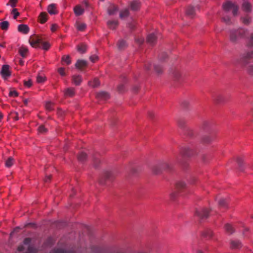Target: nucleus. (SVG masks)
I'll return each mask as SVG.
<instances>
[{
	"instance_id": "1",
	"label": "nucleus",
	"mask_w": 253,
	"mask_h": 253,
	"mask_svg": "<svg viewBox=\"0 0 253 253\" xmlns=\"http://www.w3.org/2000/svg\"><path fill=\"white\" fill-rule=\"evenodd\" d=\"M247 31L244 29L232 30L230 32V40L234 42H238L244 37Z\"/></svg>"
},
{
	"instance_id": "2",
	"label": "nucleus",
	"mask_w": 253,
	"mask_h": 253,
	"mask_svg": "<svg viewBox=\"0 0 253 253\" xmlns=\"http://www.w3.org/2000/svg\"><path fill=\"white\" fill-rule=\"evenodd\" d=\"M223 8L226 11H232L234 15L237 14L238 7L234 3L230 1H227L223 4Z\"/></svg>"
},
{
	"instance_id": "3",
	"label": "nucleus",
	"mask_w": 253,
	"mask_h": 253,
	"mask_svg": "<svg viewBox=\"0 0 253 253\" xmlns=\"http://www.w3.org/2000/svg\"><path fill=\"white\" fill-rule=\"evenodd\" d=\"M29 43L32 47H39L40 44L42 43V40L39 37L33 36L30 37Z\"/></svg>"
},
{
	"instance_id": "4",
	"label": "nucleus",
	"mask_w": 253,
	"mask_h": 253,
	"mask_svg": "<svg viewBox=\"0 0 253 253\" xmlns=\"http://www.w3.org/2000/svg\"><path fill=\"white\" fill-rule=\"evenodd\" d=\"M0 74L2 78L4 79H6L9 77L10 73L9 70V66L7 65H3L0 71Z\"/></svg>"
},
{
	"instance_id": "5",
	"label": "nucleus",
	"mask_w": 253,
	"mask_h": 253,
	"mask_svg": "<svg viewBox=\"0 0 253 253\" xmlns=\"http://www.w3.org/2000/svg\"><path fill=\"white\" fill-rule=\"evenodd\" d=\"M208 212L206 209H200L196 210L195 214L200 218H205L208 217Z\"/></svg>"
},
{
	"instance_id": "6",
	"label": "nucleus",
	"mask_w": 253,
	"mask_h": 253,
	"mask_svg": "<svg viewBox=\"0 0 253 253\" xmlns=\"http://www.w3.org/2000/svg\"><path fill=\"white\" fill-rule=\"evenodd\" d=\"M242 8L246 12H251L252 10V5L248 0L243 1Z\"/></svg>"
},
{
	"instance_id": "7",
	"label": "nucleus",
	"mask_w": 253,
	"mask_h": 253,
	"mask_svg": "<svg viewBox=\"0 0 253 253\" xmlns=\"http://www.w3.org/2000/svg\"><path fill=\"white\" fill-rule=\"evenodd\" d=\"M158 167H160L161 169H169V165L166 163V162H162L159 163L157 166H154L152 168L153 171L157 173L158 171L156 170L157 168Z\"/></svg>"
},
{
	"instance_id": "8",
	"label": "nucleus",
	"mask_w": 253,
	"mask_h": 253,
	"mask_svg": "<svg viewBox=\"0 0 253 253\" xmlns=\"http://www.w3.org/2000/svg\"><path fill=\"white\" fill-rule=\"evenodd\" d=\"M18 31L23 34H27L29 32V28L27 25L21 24L18 26Z\"/></svg>"
},
{
	"instance_id": "9",
	"label": "nucleus",
	"mask_w": 253,
	"mask_h": 253,
	"mask_svg": "<svg viewBox=\"0 0 253 253\" xmlns=\"http://www.w3.org/2000/svg\"><path fill=\"white\" fill-rule=\"evenodd\" d=\"M47 11L50 14H55L57 13L56 5L55 4H50L47 7Z\"/></svg>"
},
{
	"instance_id": "10",
	"label": "nucleus",
	"mask_w": 253,
	"mask_h": 253,
	"mask_svg": "<svg viewBox=\"0 0 253 253\" xmlns=\"http://www.w3.org/2000/svg\"><path fill=\"white\" fill-rule=\"evenodd\" d=\"M96 97L100 99L106 100L109 97V95L106 92L101 91L97 93Z\"/></svg>"
},
{
	"instance_id": "11",
	"label": "nucleus",
	"mask_w": 253,
	"mask_h": 253,
	"mask_svg": "<svg viewBox=\"0 0 253 253\" xmlns=\"http://www.w3.org/2000/svg\"><path fill=\"white\" fill-rule=\"evenodd\" d=\"M87 65V61L84 60H79L76 64V67L81 69Z\"/></svg>"
},
{
	"instance_id": "12",
	"label": "nucleus",
	"mask_w": 253,
	"mask_h": 253,
	"mask_svg": "<svg viewBox=\"0 0 253 253\" xmlns=\"http://www.w3.org/2000/svg\"><path fill=\"white\" fill-rule=\"evenodd\" d=\"M74 12L76 15L79 16L84 12V9L80 5H77L74 8Z\"/></svg>"
},
{
	"instance_id": "13",
	"label": "nucleus",
	"mask_w": 253,
	"mask_h": 253,
	"mask_svg": "<svg viewBox=\"0 0 253 253\" xmlns=\"http://www.w3.org/2000/svg\"><path fill=\"white\" fill-rule=\"evenodd\" d=\"M73 82L77 85H79L82 82V78L79 75H75L73 77Z\"/></svg>"
},
{
	"instance_id": "14",
	"label": "nucleus",
	"mask_w": 253,
	"mask_h": 253,
	"mask_svg": "<svg viewBox=\"0 0 253 253\" xmlns=\"http://www.w3.org/2000/svg\"><path fill=\"white\" fill-rule=\"evenodd\" d=\"M242 22L245 25H248L252 22V17L249 15L245 16L241 18Z\"/></svg>"
},
{
	"instance_id": "15",
	"label": "nucleus",
	"mask_w": 253,
	"mask_h": 253,
	"mask_svg": "<svg viewBox=\"0 0 253 253\" xmlns=\"http://www.w3.org/2000/svg\"><path fill=\"white\" fill-rule=\"evenodd\" d=\"M64 93L65 95L68 96H73L75 94L74 89L73 88H68L65 90Z\"/></svg>"
},
{
	"instance_id": "16",
	"label": "nucleus",
	"mask_w": 253,
	"mask_h": 253,
	"mask_svg": "<svg viewBox=\"0 0 253 253\" xmlns=\"http://www.w3.org/2000/svg\"><path fill=\"white\" fill-rule=\"evenodd\" d=\"M14 159L12 157H9L5 162V166L7 168L11 167L14 164Z\"/></svg>"
},
{
	"instance_id": "17",
	"label": "nucleus",
	"mask_w": 253,
	"mask_h": 253,
	"mask_svg": "<svg viewBox=\"0 0 253 253\" xmlns=\"http://www.w3.org/2000/svg\"><path fill=\"white\" fill-rule=\"evenodd\" d=\"M156 41V37L154 34H151L147 37V42L151 44L155 42Z\"/></svg>"
},
{
	"instance_id": "18",
	"label": "nucleus",
	"mask_w": 253,
	"mask_h": 253,
	"mask_svg": "<svg viewBox=\"0 0 253 253\" xmlns=\"http://www.w3.org/2000/svg\"><path fill=\"white\" fill-rule=\"evenodd\" d=\"M46 16H47V14L45 12H42L40 14V15L39 17V19L41 23H44V22H45L46 21V20H47Z\"/></svg>"
},
{
	"instance_id": "19",
	"label": "nucleus",
	"mask_w": 253,
	"mask_h": 253,
	"mask_svg": "<svg viewBox=\"0 0 253 253\" xmlns=\"http://www.w3.org/2000/svg\"><path fill=\"white\" fill-rule=\"evenodd\" d=\"M118 47L119 49H123L127 46L126 42L123 40L119 41L117 43Z\"/></svg>"
},
{
	"instance_id": "20",
	"label": "nucleus",
	"mask_w": 253,
	"mask_h": 253,
	"mask_svg": "<svg viewBox=\"0 0 253 253\" xmlns=\"http://www.w3.org/2000/svg\"><path fill=\"white\" fill-rule=\"evenodd\" d=\"M99 84V82L97 79H94L93 81L88 82L89 85L92 87H96L98 86Z\"/></svg>"
},
{
	"instance_id": "21",
	"label": "nucleus",
	"mask_w": 253,
	"mask_h": 253,
	"mask_svg": "<svg viewBox=\"0 0 253 253\" xmlns=\"http://www.w3.org/2000/svg\"><path fill=\"white\" fill-rule=\"evenodd\" d=\"M139 2L137 0H133L131 3V8L134 10H137L139 7Z\"/></svg>"
},
{
	"instance_id": "22",
	"label": "nucleus",
	"mask_w": 253,
	"mask_h": 253,
	"mask_svg": "<svg viewBox=\"0 0 253 253\" xmlns=\"http://www.w3.org/2000/svg\"><path fill=\"white\" fill-rule=\"evenodd\" d=\"M86 50V46L84 44H81L77 46V50L80 53H84Z\"/></svg>"
},
{
	"instance_id": "23",
	"label": "nucleus",
	"mask_w": 253,
	"mask_h": 253,
	"mask_svg": "<svg viewBox=\"0 0 253 253\" xmlns=\"http://www.w3.org/2000/svg\"><path fill=\"white\" fill-rule=\"evenodd\" d=\"M28 52V49L26 47H21L19 49V52L20 54V55L22 57H25L26 56V53Z\"/></svg>"
},
{
	"instance_id": "24",
	"label": "nucleus",
	"mask_w": 253,
	"mask_h": 253,
	"mask_svg": "<svg viewBox=\"0 0 253 253\" xmlns=\"http://www.w3.org/2000/svg\"><path fill=\"white\" fill-rule=\"evenodd\" d=\"M107 25L110 28L114 29L118 25V22L116 21L109 20L107 22Z\"/></svg>"
},
{
	"instance_id": "25",
	"label": "nucleus",
	"mask_w": 253,
	"mask_h": 253,
	"mask_svg": "<svg viewBox=\"0 0 253 253\" xmlns=\"http://www.w3.org/2000/svg\"><path fill=\"white\" fill-rule=\"evenodd\" d=\"M76 27L79 31H83L86 28V25L84 23L78 22L76 23Z\"/></svg>"
},
{
	"instance_id": "26",
	"label": "nucleus",
	"mask_w": 253,
	"mask_h": 253,
	"mask_svg": "<svg viewBox=\"0 0 253 253\" xmlns=\"http://www.w3.org/2000/svg\"><path fill=\"white\" fill-rule=\"evenodd\" d=\"M9 26V23L8 21H5L0 23V27L2 30H6Z\"/></svg>"
},
{
	"instance_id": "27",
	"label": "nucleus",
	"mask_w": 253,
	"mask_h": 253,
	"mask_svg": "<svg viewBox=\"0 0 253 253\" xmlns=\"http://www.w3.org/2000/svg\"><path fill=\"white\" fill-rule=\"evenodd\" d=\"M62 61L64 64H66L67 65H69L71 62L70 56L68 55L63 56Z\"/></svg>"
},
{
	"instance_id": "28",
	"label": "nucleus",
	"mask_w": 253,
	"mask_h": 253,
	"mask_svg": "<svg viewBox=\"0 0 253 253\" xmlns=\"http://www.w3.org/2000/svg\"><path fill=\"white\" fill-rule=\"evenodd\" d=\"M46 80L45 77L42 75L41 74H39L37 78V81L39 83H43Z\"/></svg>"
},
{
	"instance_id": "29",
	"label": "nucleus",
	"mask_w": 253,
	"mask_h": 253,
	"mask_svg": "<svg viewBox=\"0 0 253 253\" xmlns=\"http://www.w3.org/2000/svg\"><path fill=\"white\" fill-rule=\"evenodd\" d=\"M195 13V8L193 6H189L186 10V14L192 16Z\"/></svg>"
},
{
	"instance_id": "30",
	"label": "nucleus",
	"mask_w": 253,
	"mask_h": 253,
	"mask_svg": "<svg viewBox=\"0 0 253 253\" xmlns=\"http://www.w3.org/2000/svg\"><path fill=\"white\" fill-rule=\"evenodd\" d=\"M192 152V149L189 147H185L183 149V153L185 155L189 156Z\"/></svg>"
},
{
	"instance_id": "31",
	"label": "nucleus",
	"mask_w": 253,
	"mask_h": 253,
	"mask_svg": "<svg viewBox=\"0 0 253 253\" xmlns=\"http://www.w3.org/2000/svg\"><path fill=\"white\" fill-rule=\"evenodd\" d=\"M45 106L46 110L50 111L52 109V103L49 101H46Z\"/></svg>"
},
{
	"instance_id": "32",
	"label": "nucleus",
	"mask_w": 253,
	"mask_h": 253,
	"mask_svg": "<svg viewBox=\"0 0 253 253\" xmlns=\"http://www.w3.org/2000/svg\"><path fill=\"white\" fill-rule=\"evenodd\" d=\"M154 69L155 71L158 74L161 73L163 70V68L161 66H159L157 65H155Z\"/></svg>"
},
{
	"instance_id": "33",
	"label": "nucleus",
	"mask_w": 253,
	"mask_h": 253,
	"mask_svg": "<svg viewBox=\"0 0 253 253\" xmlns=\"http://www.w3.org/2000/svg\"><path fill=\"white\" fill-rule=\"evenodd\" d=\"M86 158V155L85 153H84V152H81L78 157L79 160L81 161H84V160H85Z\"/></svg>"
},
{
	"instance_id": "34",
	"label": "nucleus",
	"mask_w": 253,
	"mask_h": 253,
	"mask_svg": "<svg viewBox=\"0 0 253 253\" xmlns=\"http://www.w3.org/2000/svg\"><path fill=\"white\" fill-rule=\"evenodd\" d=\"M212 231L210 230H208L204 232V236L206 237H211L212 236Z\"/></svg>"
},
{
	"instance_id": "35",
	"label": "nucleus",
	"mask_w": 253,
	"mask_h": 253,
	"mask_svg": "<svg viewBox=\"0 0 253 253\" xmlns=\"http://www.w3.org/2000/svg\"><path fill=\"white\" fill-rule=\"evenodd\" d=\"M117 10V8L114 5H111L108 10L109 14H113Z\"/></svg>"
},
{
	"instance_id": "36",
	"label": "nucleus",
	"mask_w": 253,
	"mask_h": 253,
	"mask_svg": "<svg viewBox=\"0 0 253 253\" xmlns=\"http://www.w3.org/2000/svg\"><path fill=\"white\" fill-rule=\"evenodd\" d=\"M38 132L40 133H44L46 132V129L43 126H40L38 128Z\"/></svg>"
},
{
	"instance_id": "37",
	"label": "nucleus",
	"mask_w": 253,
	"mask_h": 253,
	"mask_svg": "<svg viewBox=\"0 0 253 253\" xmlns=\"http://www.w3.org/2000/svg\"><path fill=\"white\" fill-rule=\"evenodd\" d=\"M42 44V48L44 50H47L50 46V44L48 42H42L41 43Z\"/></svg>"
},
{
	"instance_id": "38",
	"label": "nucleus",
	"mask_w": 253,
	"mask_h": 253,
	"mask_svg": "<svg viewBox=\"0 0 253 253\" xmlns=\"http://www.w3.org/2000/svg\"><path fill=\"white\" fill-rule=\"evenodd\" d=\"M128 14V11L127 10H125L123 11H122L120 14V16L121 18H123L126 16H127Z\"/></svg>"
},
{
	"instance_id": "39",
	"label": "nucleus",
	"mask_w": 253,
	"mask_h": 253,
	"mask_svg": "<svg viewBox=\"0 0 253 253\" xmlns=\"http://www.w3.org/2000/svg\"><path fill=\"white\" fill-rule=\"evenodd\" d=\"M90 60L92 62H95L98 59V57L96 54L92 55L89 57Z\"/></svg>"
},
{
	"instance_id": "40",
	"label": "nucleus",
	"mask_w": 253,
	"mask_h": 253,
	"mask_svg": "<svg viewBox=\"0 0 253 253\" xmlns=\"http://www.w3.org/2000/svg\"><path fill=\"white\" fill-rule=\"evenodd\" d=\"M226 230L230 233H232L233 231L232 226L230 224H226L225 225Z\"/></svg>"
},
{
	"instance_id": "41",
	"label": "nucleus",
	"mask_w": 253,
	"mask_h": 253,
	"mask_svg": "<svg viewBox=\"0 0 253 253\" xmlns=\"http://www.w3.org/2000/svg\"><path fill=\"white\" fill-rule=\"evenodd\" d=\"M9 95L11 97H16L18 96V93L15 90H11L9 91Z\"/></svg>"
},
{
	"instance_id": "42",
	"label": "nucleus",
	"mask_w": 253,
	"mask_h": 253,
	"mask_svg": "<svg viewBox=\"0 0 253 253\" xmlns=\"http://www.w3.org/2000/svg\"><path fill=\"white\" fill-rule=\"evenodd\" d=\"M59 73L62 76H64L66 75V73L65 72V69L64 68L61 67L59 68L58 70Z\"/></svg>"
},
{
	"instance_id": "43",
	"label": "nucleus",
	"mask_w": 253,
	"mask_h": 253,
	"mask_svg": "<svg viewBox=\"0 0 253 253\" xmlns=\"http://www.w3.org/2000/svg\"><path fill=\"white\" fill-rule=\"evenodd\" d=\"M144 41V39L140 37H138L135 39V41L139 44H142Z\"/></svg>"
},
{
	"instance_id": "44",
	"label": "nucleus",
	"mask_w": 253,
	"mask_h": 253,
	"mask_svg": "<svg viewBox=\"0 0 253 253\" xmlns=\"http://www.w3.org/2000/svg\"><path fill=\"white\" fill-rule=\"evenodd\" d=\"M232 245L234 248H239L240 246V243L238 241H232Z\"/></svg>"
},
{
	"instance_id": "45",
	"label": "nucleus",
	"mask_w": 253,
	"mask_h": 253,
	"mask_svg": "<svg viewBox=\"0 0 253 253\" xmlns=\"http://www.w3.org/2000/svg\"><path fill=\"white\" fill-rule=\"evenodd\" d=\"M12 13L13 14V17L14 19H16L17 17L19 15V13L17 11L16 9H13L12 10Z\"/></svg>"
},
{
	"instance_id": "46",
	"label": "nucleus",
	"mask_w": 253,
	"mask_h": 253,
	"mask_svg": "<svg viewBox=\"0 0 253 253\" xmlns=\"http://www.w3.org/2000/svg\"><path fill=\"white\" fill-rule=\"evenodd\" d=\"M151 66V64L150 62H147L145 64L144 68L146 71H149Z\"/></svg>"
},
{
	"instance_id": "47",
	"label": "nucleus",
	"mask_w": 253,
	"mask_h": 253,
	"mask_svg": "<svg viewBox=\"0 0 253 253\" xmlns=\"http://www.w3.org/2000/svg\"><path fill=\"white\" fill-rule=\"evenodd\" d=\"M218 203L221 206H224L226 203V200L224 199H221L218 201Z\"/></svg>"
},
{
	"instance_id": "48",
	"label": "nucleus",
	"mask_w": 253,
	"mask_h": 253,
	"mask_svg": "<svg viewBox=\"0 0 253 253\" xmlns=\"http://www.w3.org/2000/svg\"><path fill=\"white\" fill-rule=\"evenodd\" d=\"M25 85L27 86V87H30L32 85V82L31 80H29L28 81H25L24 82Z\"/></svg>"
},
{
	"instance_id": "49",
	"label": "nucleus",
	"mask_w": 253,
	"mask_h": 253,
	"mask_svg": "<svg viewBox=\"0 0 253 253\" xmlns=\"http://www.w3.org/2000/svg\"><path fill=\"white\" fill-rule=\"evenodd\" d=\"M58 28V26L56 24H53L51 27V30L52 32L55 31Z\"/></svg>"
},
{
	"instance_id": "50",
	"label": "nucleus",
	"mask_w": 253,
	"mask_h": 253,
	"mask_svg": "<svg viewBox=\"0 0 253 253\" xmlns=\"http://www.w3.org/2000/svg\"><path fill=\"white\" fill-rule=\"evenodd\" d=\"M249 43L251 45H253V34H251L250 40H249Z\"/></svg>"
},
{
	"instance_id": "51",
	"label": "nucleus",
	"mask_w": 253,
	"mask_h": 253,
	"mask_svg": "<svg viewBox=\"0 0 253 253\" xmlns=\"http://www.w3.org/2000/svg\"><path fill=\"white\" fill-rule=\"evenodd\" d=\"M124 85L123 84H120L118 86V90L120 92H122L124 90Z\"/></svg>"
},
{
	"instance_id": "52",
	"label": "nucleus",
	"mask_w": 253,
	"mask_h": 253,
	"mask_svg": "<svg viewBox=\"0 0 253 253\" xmlns=\"http://www.w3.org/2000/svg\"><path fill=\"white\" fill-rule=\"evenodd\" d=\"M248 71L251 74H253V66L250 65V66H249Z\"/></svg>"
},
{
	"instance_id": "53",
	"label": "nucleus",
	"mask_w": 253,
	"mask_h": 253,
	"mask_svg": "<svg viewBox=\"0 0 253 253\" xmlns=\"http://www.w3.org/2000/svg\"><path fill=\"white\" fill-rule=\"evenodd\" d=\"M30 242V240L29 239H26L24 241V244L25 245H28Z\"/></svg>"
},
{
	"instance_id": "54",
	"label": "nucleus",
	"mask_w": 253,
	"mask_h": 253,
	"mask_svg": "<svg viewBox=\"0 0 253 253\" xmlns=\"http://www.w3.org/2000/svg\"><path fill=\"white\" fill-rule=\"evenodd\" d=\"M253 54V52H252L248 53L246 55H245L244 57H248V58L251 57Z\"/></svg>"
},
{
	"instance_id": "55",
	"label": "nucleus",
	"mask_w": 253,
	"mask_h": 253,
	"mask_svg": "<svg viewBox=\"0 0 253 253\" xmlns=\"http://www.w3.org/2000/svg\"><path fill=\"white\" fill-rule=\"evenodd\" d=\"M10 1L12 3V6L14 7L15 6V4L17 1V0H10Z\"/></svg>"
},
{
	"instance_id": "56",
	"label": "nucleus",
	"mask_w": 253,
	"mask_h": 253,
	"mask_svg": "<svg viewBox=\"0 0 253 253\" xmlns=\"http://www.w3.org/2000/svg\"><path fill=\"white\" fill-rule=\"evenodd\" d=\"M50 179V175H46V177H45V181L46 182H47L48 180H49Z\"/></svg>"
},
{
	"instance_id": "57",
	"label": "nucleus",
	"mask_w": 253,
	"mask_h": 253,
	"mask_svg": "<svg viewBox=\"0 0 253 253\" xmlns=\"http://www.w3.org/2000/svg\"><path fill=\"white\" fill-rule=\"evenodd\" d=\"M223 20L227 23V24H229L230 23V19H228V20H226L225 18H223Z\"/></svg>"
},
{
	"instance_id": "58",
	"label": "nucleus",
	"mask_w": 253,
	"mask_h": 253,
	"mask_svg": "<svg viewBox=\"0 0 253 253\" xmlns=\"http://www.w3.org/2000/svg\"><path fill=\"white\" fill-rule=\"evenodd\" d=\"M24 248L23 247V246H19L18 247V250L21 251H22L23 250Z\"/></svg>"
},
{
	"instance_id": "59",
	"label": "nucleus",
	"mask_w": 253,
	"mask_h": 253,
	"mask_svg": "<svg viewBox=\"0 0 253 253\" xmlns=\"http://www.w3.org/2000/svg\"><path fill=\"white\" fill-rule=\"evenodd\" d=\"M19 63H20L21 65H23V61L22 60H20L19 61Z\"/></svg>"
},
{
	"instance_id": "60",
	"label": "nucleus",
	"mask_w": 253,
	"mask_h": 253,
	"mask_svg": "<svg viewBox=\"0 0 253 253\" xmlns=\"http://www.w3.org/2000/svg\"><path fill=\"white\" fill-rule=\"evenodd\" d=\"M24 103L25 104H27L28 103V100H25L24 101Z\"/></svg>"
},
{
	"instance_id": "61",
	"label": "nucleus",
	"mask_w": 253,
	"mask_h": 253,
	"mask_svg": "<svg viewBox=\"0 0 253 253\" xmlns=\"http://www.w3.org/2000/svg\"><path fill=\"white\" fill-rule=\"evenodd\" d=\"M51 253H60L59 252H52Z\"/></svg>"
},
{
	"instance_id": "62",
	"label": "nucleus",
	"mask_w": 253,
	"mask_h": 253,
	"mask_svg": "<svg viewBox=\"0 0 253 253\" xmlns=\"http://www.w3.org/2000/svg\"><path fill=\"white\" fill-rule=\"evenodd\" d=\"M198 253H202V252H201V251H199V252H198Z\"/></svg>"
}]
</instances>
